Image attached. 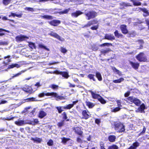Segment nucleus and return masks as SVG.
Returning <instances> with one entry per match:
<instances>
[{
    "label": "nucleus",
    "instance_id": "nucleus-53",
    "mask_svg": "<svg viewBox=\"0 0 149 149\" xmlns=\"http://www.w3.org/2000/svg\"><path fill=\"white\" fill-rule=\"evenodd\" d=\"M64 120H63L61 122L58 123L57 124V125L59 127H61L63 125H64Z\"/></svg>",
    "mask_w": 149,
    "mask_h": 149
},
{
    "label": "nucleus",
    "instance_id": "nucleus-58",
    "mask_svg": "<svg viewBox=\"0 0 149 149\" xmlns=\"http://www.w3.org/2000/svg\"><path fill=\"white\" fill-rule=\"evenodd\" d=\"M116 102L118 107L120 108L122 107V105L121 104L120 101V100H117Z\"/></svg>",
    "mask_w": 149,
    "mask_h": 149
},
{
    "label": "nucleus",
    "instance_id": "nucleus-5",
    "mask_svg": "<svg viewBox=\"0 0 149 149\" xmlns=\"http://www.w3.org/2000/svg\"><path fill=\"white\" fill-rule=\"evenodd\" d=\"M136 58L140 62H145L147 60L146 57L143 52H141L136 57Z\"/></svg>",
    "mask_w": 149,
    "mask_h": 149
},
{
    "label": "nucleus",
    "instance_id": "nucleus-64",
    "mask_svg": "<svg viewBox=\"0 0 149 149\" xmlns=\"http://www.w3.org/2000/svg\"><path fill=\"white\" fill-rule=\"evenodd\" d=\"M130 93V92H128L125 93V96L126 97H128Z\"/></svg>",
    "mask_w": 149,
    "mask_h": 149
},
{
    "label": "nucleus",
    "instance_id": "nucleus-9",
    "mask_svg": "<svg viewBox=\"0 0 149 149\" xmlns=\"http://www.w3.org/2000/svg\"><path fill=\"white\" fill-rule=\"evenodd\" d=\"M22 90L24 91L29 94H31L32 93L33 90L31 87L26 86V87L23 88L22 89Z\"/></svg>",
    "mask_w": 149,
    "mask_h": 149
},
{
    "label": "nucleus",
    "instance_id": "nucleus-12",
    "mask_svg": "<svg viewBox=\"0 0 149 149\" xmlns=\"http://www.w3.org/2000/svg\"><path fill=\"white\" fill-rule=\"evenodd\" d=\"M104 39L111 40L115 39V37L113 35L111 34H106Z\"/></svg>",
    "mask_w": 149,
    "mask_h": 149
},
{
    "label": "nucleus",
    "instance_id": "nucleus-38",
    "mask_svg": "<svg viewBox=\"0 0 149 149\" xmlns=\"http://www.w3.org/2000/svg\"><path fill=\"white\" fill-rule=\"evenodd\" d=\"M110 45H111V46L112 45V44L111 43H104L103 44L100 45V46L101 47H104V46H107V47H109Z\"/></svg>",
    "mask_w": 149,
    "mask_h": 149
},
{
    "label": "nucleus",
    "instance_id": "nucleus-22",
    "mask_svg": "<svg viewBox=\"0 0 149 149\" xmlns=\"http://www.w3.org/2000/svg\"><path fill=\"white\" fill-rule=\"evenodd\" d=\"M61 143L64 144H65L67 142L71 140V139L69 138L63 137L61 138Z\"/></svg>",
    "mask_w": 149,
    "mask_h": 149
},
{
    "label": "nucleus",
    "instance_id": "nucleus-34",
    "mask_svg": "<svg viewBox=\"0 0 149 149\" xmlns=\"http://www.w3.org/2000/svg\"><path fill=\"white\" fill-rule=\"evenodd\" d=\"M70 10V9L69 8L68 9H65V10H64L63 11L59 12L58 13L60 15L63 14H67L68 13Z\"/></svg>",
    "mask_w": 149,
    "mask_h": 149
},
{
    "label": "nucleus",
    "instance_id": "nucleus-51",
    "mask_svg": "<svg viewBox=\"0 0 149 149\" xmlns=\"http://www.w3.org/2000/svg\"><path fill=\"white\" fill-rule=\"evenodd\" d=\"M77 142L81 143L83 142V141L79 137H78L77 138Z\"/></svg>",
    "mask_w": 149,
    "mask_h": 149
},
{
    "label": "nucleus",
    "instance_id": "nucleus-56",
    "mask_svg": "<svg viewBox=\"0 0 149 149\" xmlns=\"http://www.w3.org/2000/svg\"><path fill=\"white\" fill-rule=\"evenodd\" d=\"M63 118L65 120H66L67 119V117L66 113L65 112L63 113Z\"/></svg>",
    "mask_w": 149,
    "mask_h": 149
},
{
    "label": "nucleus",
    "instance_id": "nucleus-44",
    "mask_svg": "<svg viewBox=\"0 0 149 149\" xmlns=\"http://www.w3.org/2000/svg\"><path fill=\"white\" fill-rule=\"evenodd\" d=\"M133 3V5L134 6H139L141 4V3L140 2H138L134 1L133 0H131Z\"/></svg>",
    "mask_w": 149,
    "mask_h": 149
},
{
    "label": "nucleus",
    "instance_id": "nucleus-63",
    "mask_svg": "<svg viewBox=\"0 0 149 149\" xmlns=\"http://www.w3.org/2000/svg\"><path fill=\"white\" fill-rule=\"evenodd\" d=\"M112 70L113 71L116 72H118V70H117L115 67H112Z\"/></svg>",
    "mask_w": 149,
    "mask_h": 149
},
{
    "label": "nucleus",
    "instance_id": "nucleus-15",
    "mask_svg": "<svg viewBox=\"0 0 149 149\" xmlns=\"http://www.w3.org/2000/svg\"><path fill=\"white\" fill-rule=\"evenodd\" d=\"M139 146V143L137 142H136L133 143L132 145L128 149H136Z\"/></svg>",
    "mask_w": 149,
    "mask_h": 149
},
{
    "label": "nucleus",
    "instance_id": "nucleus-18",
    "mask_svg": "<svg viewBox=\"0 0 149 149\" xmlns=\"http://www.w3.org/2000/svg\"><path fill=\"white\" fill-rule=\"evenodd\" d=\"M15 123L17 125L20 126L24 125V120H18L15 121Z\"/></svg>",
    "mask_w": 149,
    "mask_h": 149
},
{
    "label": "nucleus",
    "instance_id": "nucleus-39",
    "mask_svg": "<svg viewBox=\"0 0 149 149\" xmlns=\"http://www.w3.org/2000/svg\"><path fill=\"white\" fill-rule=\"evenodd\" d=\"M29 46L32 49H33V48H36V46L35 44L32 42H29Z\"/></svg>",
    "mask_w": 149,
    "mask_h": 149
},
{
    "label": "nucleus",
    "instance_id": "nucleus-36",
    "mask_svg": "<svg viewBox=\"0 0 149 149\" xmlns=\"http://www.w3.org/2000/svg\"><path fill=\"white\" fill-rule=\"evenodd\" d=\"M39 47L41 48H44L45 49L47 50V51H49V49L47 48L46 47L44 46L43 45L40 44L39 45Z\"/></svg>",
    "mask_w": 149,
    "mask_h": 149
},
{
    "label": "nucleus",
    "instance_id": "nucleus-24",
    "mask_svg": "<svg viewBox=\"0 0 149 149\" xmlns=\"http://www.w3.org/2000/svg\"><path fill=\"white\" fill-rule=\"evenodd\" d=\"M116 139V137L115 136L112 135L109 136L108 138L109 141L111 142L115 141Z\"/></svg>",
    "mask_w": 149,
    "mask_h": 149
},
{
    "label": "nucleus",
    "instance_id": "nucleus-27",
    "mask_svg": "<svg viewBox=\"0 0 149 149\" xmlns=\"http://www.w3.org/2000/svg\"><path fill=\"white\" fill-rule=\"evenodd\" d=\"M60 74L66 79H67L69 76L68 73L65 72H62L60 73Z\"/></svg>",
    "mask_w": 149,
    "mask_h": 149
},
{
    "label": "nucleus",
    "instance_id": "nucleus-14",
    "mask_svg": "<svg viewBox=\"0 0 149 149\" xmlns=\"http://www.w3.org/2000/svg\"><path fill=\"white\" fill-rule=\"evenodd\" d=\"M120 28L123 33L126 34L128 33V30L126 29V25H121L120 26Z\"/></svg>",
    "mask_w": 149,
    "mask_h": 149
},
{
    "label": "nucleus",
    "instance_id": "nucleus-46",
    "mask_svg": "<svg viewBox=\"0 0 149 149\" xmlns=\"http://www.w3.org/2000/svg\"><path fill=\"white\" fill-rule=\"evenodd\" d=\"M11 1V0H3V3L5 5H7L10 3Z\"/></svg>",
    "mask_w": 149,
    "mask_h": 149
},
{
    "label": "nucleus",
    "instance_id": "nucleus-54",
    "mask_svg": "<svg viewBox=\"0 0 149 149\" xmlns=\"http://www.w3.org/2000/svg\"><path fill=\"white\" fill-rule=\"evenodd\" d=\"M56 108L58 110V113H61V112L63 111L61 109V107H56Z\"/></svg>",
    "mask_w": 149,
    "mask_h": 149
},
{
    "label": "nucleus",
    "instance_id": "nucleus-59",
    "mask_svg": "<svg viewBox=\"0 0 149 149\" xmlns=\"http://www.w3.org/2000/svg\"><path fill=\"white\" fill-rule=\"evenodd\" d=\"M35 98H34L33 97H32L31 98L27 99H26V100H28L27 101H35Z\"/></svg>",
    "mask_w": 149,
    "mask_h": 149
},
{
    "label": "nucleus",
    "instance_id": "nucleus-1",
    "mask_svg": "<svg viewBox=\"0 0 149 149\" xmlns=\"http://www.w3.org/2000/svg\"><path fill=\"white\" fill-rule=\"evenodd\" d=\"M45 95L47 96H53L56 98V100L57 101L63 100L65 99L64 97L59 95L57 93L54 92L48 93L45 94L44 93H40L39 94L38 96L39 97H42L44 96Z\"/></svg>",
    "mask_w": 149,
    "mask_h": 149
},
{
    "label": "nucleus",
    "instance_id": "nucleus-50",
    "mask_svg": "<svg viewBox=\"0 0 149 149\" xmlns=\"http://www.w3.org/2000/svg\"><path fill=\"white\" fill-rule=\"evenodd\" d=\"M29 124V125H32L33 124L32 123V121L29 120H24V125L26 124Z\"/></svg>",
    "mask_w": 149,
    "mask_h": 149
},
{
    "label": "nucleus",
    "instance_id": "nucleus-20",
    "mask_svg": "<svg viewBox=\"0 0 149 149\" xmlns=\"http://www.w3.org/2000/svg\"><path fill=\"white\" fill-rule=\"evenodd\" d=\"M74 130L76 133L80 135H81L83 133V132L81 130L80 128L78 127H75Z\"/></svg>",
    "mask_w": 149,
    "mask_h": 149
},
{
    "label": "nucleus",
    "instance_id": "nucleus-26",
    "mask_svg": "<svg viewBox=\"0 0 149 149\" xmlns=\"http://www.w3.org/2000/svg\"><path fill=\"white\" fill-rule=\"evenodd\" d=\"M96 76L99 81H101L102 80V77L100 73L97 72L96 73Z\"/></svg>",
    "mask_w": 149,
    "mask_h": 149
},
{
    "label": "nucleus",
    "instance_id": "nucleus-7",
    "mask_svg": "<svg viewBox=\"0 0 149 149\" xmlns=\"http://www.w3.org/2000/svg\"><path fill=\"white\" fill-rule=\"evenodd\" d=\"M146 107L144 104H142L140 105L138 109L136 111V112L142 113L144 112V110L145 109Z\"/></svg>",
    "mask_w": 149,
    "mask_h": 149
},
{
    "label": "nucleus",
    "instance_id": "nucleus-49",
    "mask_svg": "<svg viewBox=\"0 0 149 149\" xmlns=\"http://www.w3.org/2000/svg\"><path fill=\"white\" fill-rule=\"evenodd\" d=\"M120 109V108L119 107H117L114 109L113 110H112V111L113 112H116L119 111Z\"/></svg>",
    "mask_w": 149,
    "mask_h": 149
},
{
    "label": "nucleus",
    "instance_id": "nucleus-33",
    "mask_svg": "<svg viewBox=\"0 0 149 149\" xmlns=\"http://www.w3.org/2000/svg\"><path fill=\"white\" fill-rule=\"evenodd\" d=\"M86 104L89 108H92L94 106V104L89 102H86Z\"/></svg>",
    "mask_w": 149,
    "mask_h": 149
},
{
    "label": "nucleus",
    "instance_id": "nucleus-21",
    "mask_svg": "<svg viewBox=\"0 0 149 149\" xmlns=\"http://www.w3.org/2000/svg\"><path fill=\"white\" fill-rule=\"evenodd\" d=\"M91 93L92 97L95 99H97L98 100L101 98V96L98 94H96L94 93L93 91H91Z\"/></svg>",
    "mask_w": 149,
    "mask_h": 149
},
{
    "label": "nucleus",
    "instance_id": "nucleus-25",
    "mask_svg": "<svg viewBox=\"0 0 149 149\" xmlns=\"http://www.w3.org/2000/svg\"><path fill=\"white\" fill-rule=\"evenodd\" d=\"M26 70H22V71L21 72H19L18 73L16 74H15V75H14V76H13L11 78H10V79H9V80H11L12 79H13L15 77H18V76H19V75H20V74H21L22 73H23L24 72H25L26 71Z\"/></svg>",
    "mask_w": 149,
    "mask_h": 149
},
{
    "label": "nucleus",
    "instance_id": "nucleus-11",
    "mask_svg": "<svg viewBox=\"0 0 149 149\" xmlns=\"http://www.w3.org/2000/svg\"><path fill=\"white\" fill-rule=\"evenodd\" d=\"M88 113V111H87L86 110L83 111L82 112V114L83 116L82 118L85 119H87L89 117V115Z\"/></svg>",
    "mask_w": 149,
    "mask_h": 149
},
{
    "label": "nucleus",
    "instance_id": "nucleus-6",
    "mask_svg": "<svg viewBox=\"0 0 149 149\" xmlns=\"http://www.w3.org/2000/svg\"><path fill=\"white\" fill-rule=\"evenodd\" d=\"M49 34L52 36L54 37L61 41H63L64 40V39L63 38L61 37L56 33L52 32L50 33H49Z\"/></svg>",
    "mask_w": 149,
    "mask_h": 149
},
{
    "label": "nucleus",
    "instance_id": "nucleus-28",
    "mask_svg": "<svg viewBox=\"0 0 149 149\" xmlns=\"http://www.w3.org/2000/svg\"><path fill=\"white\" fill-rule=\"evenodd\" d=\"M22 14H17L15 13H11V15H9V17H10L12 16L13 17H14L15 16H16L20 18L22 17Z\"/></svg>",
    "mask_w": 149,
    "mask_h": 149
},
{
    "label": "nucleus",
    "instance_id": "nucleus-31",
    "mask_svg": "<svg viewBox=\"0 0 149 149\" xmlns=\"http://www.w3.org/2000/svg\"><path fill=\"white\" fill-rule=\"evenodd\" d=\"M14 67H16L17 68H18L20 67V65L18 64H12V65H9L8 66V69H10Z\"/></svg>",
    "mask_w": 149,
    "mask_h": 149
},
{
    "label": "nucleus",
    "instance_id": "nucleus-2",
    "mask_svg": "<svg viewBox=\"0 0 149 149\" xmlns=\"http://www.w3.org/2000/svg\"><path fill=\"white\" fill-rule=\"evenodd\" d=\"M115 130L119 132H122L125 131V126L120 122H115L114 123Z\"/></svg>",
    "mask_w": 149,
    "mask_h": 149
},
{
    "label": "nucleus",
    "instance_id": "nucleus-60",
    "mask_svg": "<svg viewBox=\"0 0 149 149\" xmlns=\"http://www.w3.org/2000/svg\"><path fill=\"white\" fill-rule=\"evenodd\" d=\"M130 37H133L134 36H135L136 33H135L134 32H133L132 33H130Z\"/></svg>",
    "mask_w": 149,
    "mask_h": 149
},
{
    "label": "nucleus",
    "instance_id": "nucleus-13",
    "mask_svg": "<svg viewBox=\"0 0 149 149\" xmlns=\"http://www.w3.org/2000/svg\"><path fill=\"white\" fill-rule=\"evenodd\" d=\"M49 23L52 26H57L58 24L60 23L61 21L59 20H53L49 22Z\"/></svg>",
    "mask_w": 149,
    "mask_h": 149
},
{
    "label": "nucleus",
    "instance_id": "nucleus-47",
    "mask_svg": "<svg viewBox=\"0 0 149 149\" xmlns=\"http://www.w3.org/2000/svg\"><path fill=\"white\" fill-rule=\"evenodd\" d=\"M61 51L62 53H65L67 52V50L65 48L61 47Z\"/></svg>",
    "mask_w": 149,
    "mask_h": 149
},
{
    "label": "nucleus",
    "instance_id": "nucleus-43",
    "mask_svg": "<svg viewBox=\"0 0 149 149\" xmlns=\"http://www.w3.org/2000/svg\"><path fill=\"white\" fill-rule=\"evenodd\" d=\"M32 123H33V124H32V125H34L36 124H38L39 121H38V119H34L33 120V121H32Z\"/></svg>",
    "mask_w": 149,
    "mask_h": 149
},
{
    "label": "nucleus",
    "instance_id": "nucleus-61",
    "mask_svg": "<svg viewBox=\"0 0 149 149\" xmlns=\"http://www.w3.org/2000/svg\"><path fill=\"white\" fill-rule=\"evenodd\" d=\"M98 28V26H94L93 27H92L91 28V29L93 30H96Z\"/></svg>",
    "mask_w": 149,
    "mask_h": 149
},
{
    "label": "nucleus",
    "instance_id": "nucleus-41",
    "mask_svg": "<svg viewBox=\"0 0 149 149\" xmlns=\"http://www.w3.org/2000/svg\"><path fill=\"white\" fill-rule=\"evenodd\" d=\"M54 144L53 141L52 139L49 140L47 143V144L49 146H52Z\"/></svg>",
    "mask_w": 149,
    "mask_h": 149
},
{
    "label": "nucleus",
    "instance_id": "nucleus-3",
    "mask_svg": "<svg viewBox=\"0 0 149 149\" xmlns=\"http://www.w3.org/2000/svg\"><path fill=\"white\" fill-rule=\"evenodd\" d=\"M85 14L87 20H90L95 17L97 15L96 12L93 11H90L85 12Z\"/></svg>",
    "mask_w": 149,
    "mask_h": 149
},
{
    "label": "nucleus",
    "instance_id": "nucleus-23",
    "mask_svg": "<svg viewBox=\"0 0 149 149\" xmlns=\"http://www.w3.org/2000/svg\"><path fill=\"white\" fill-rule=\"evenodd\" d=\"M111 50L109 48H107L106 49H102L101 50V53L103 54H104V55L106 53H108L109 52H111Z\"/></svg>",
    "mask_w": 149,
    "mask_h": 149
},
{
    "label": "nucleus",
    "instance_id": "nucleus-42",
    "mask_svg": "<svg viewBox=\"0 0 149 149\" xmlns=\"http://www.w3.org/2000/svg\"><path fill=\"white\" fill-rule=\"evenodd\" d=\"M2 31H5L7 33H9L10 31L8 30H7L2 29H0V32H1ZM4 35V33H0V36H2Z\"/></svg>",
    "mask_w": 149,
    "mask_h": 149
},
{
    "label": "nucleus",
    "instance_id": "nucleus-30",
    "mask_svg": "<svg viewBox=\"0 0 149 149\" xmlns=\"http://www.w3.org/2000/svg\"><path fill=\"white\" fill-rule=\"evenodd\" d=\"M31 140L37 142L38 143H40L42 141V140L41 139L36 137L35 138H31Z\"/></svg>",
    "mask_w": 149,
    "mask_h": 149
},
{
    "label": "nucleus",
    "instance_id": "nucleus-29",
    "mask_svg": "<svg viewBox=\"0 0 149 149\" xmlns=\"http://www.w3.org/2000/svg\"><path fill=\"white\" fill-rule=\"evenodd\" d=\"M124 80V78L123 77H121L119 79L113 80V83H120L123 81Z\"/></svg>",
    "mask_w": 149,
    "mask_h": 149
},
{
    "label": "nucleus",
    "instance_id": "nucleus-35",
    "mask_svg": "<svg viewBox=\"0 0 149 149\" xmlns=\"http://www.w3.org/2000/svg\"><path fill=\"white\" fill-rule=\"evenodd\" d=\"M42 17L43 18H45L48 19H53L52 16L48 15H45L43 16Z\"/></svg>",
    "mask_w": 149,
    "mask_h": 149
},
{
    "label": "nucleus",
    "instance_id": "nucleus-48",
    "mask_svg": "<svg viewBox=\"0 0 149 149\" xmlns=\"http://www.w3.org/2000/svg\"><path fill=\"white\" fill-rule=\"evenodd\" d=\"M115 36L118 38H119L120 36H121V34H119L118 33V31L117 30H116L114 33Z\"/></svg>",
    "mask_w": 149,
    "mask_h": 149
},
{
    "label": "nucleus",
    "instance_id": "nucleus-10",
    "mask_svg": "<svg viewBox=\"0 0 149 149\" xmlns=\"http://www.w3.org/2000/svg\"><path fill=\"white\" fill-rule=\"evenodd\" d=\"M136 44H138L140 45L139 47L137 48L138 49H141L143 48V45L144 42L142 40H138L136 41Z\"/></svg>",
    "mask_w": 149,
    "mask_h": 149
},
{
    "label": "nucleus",
    "instance_id": "nucleus-19",
    "mask_svg": "<svg viewBox=\"0 0 149 149\" xmlns=\"http://www.w3.org/2000/svg\"><path fill=\"white\" fill-rule=\"evenodd\" d=\"M47 115L46 112L43 111H40L39 112L38 117L40 118H42Z\"/></svg>",
    "mask_w": 149,
    "mask_h": 149
},
{
    "label": "nucleus",
    "instance_id": "nucleus-16",
    "mask_svg": "<svg viewBox=\"0 0 149 149\" xmlns=\"http://www.w3.org/2000/svg\"><path fill=\"white\" fill-rule=\"evenodd\" d=\"M130 64L135 69H138L139 65V63H135L131 61L130 62Z\"/></svg>",
    "mask_w": 149,
    "mask_h": 149
},
{
    "label": "nucleus",
    "instance_id": "nucleus-37",
    "mask_svg": "<svg viewBox=\"0 0 149 149\" xmlns=\"http://www.w3.org/2000/svg\"><path fill=\"white\" fill-rule=\"evenodd\" d=\"M74 106V104H69L65 107H63L64 109H70Z\"/></svg>",
    "mask_w": 149,
    "mask_h": 149
},
{
    "label": "nucleus",
    "instance_id": "nucleus-55",
    "mask_svg": "<svg viewBox=\"0 0 149 149\" xmlns=\"http://www.w3.org/2000/svg\"><path fill=\"white\" fill-rule=\"evenodd\" d=\"M62 72H59L58 71L56 70L53 72H49V73H54L57 74H60V73Z\"/></svg>",
    "mask_w": 149,
    "mask_h": 149
},
{
    "label": "nucleus",
    "instance_id": "nucleus-40",
    "mask_svg": "<svg viewBox=\"0 0 149 149\" xmlns=\"http://www.w3.org/2000/svg\"><path fill=\"white\" fill-rule=\"evenodd\" d=\"M50 87L53 90H55L58 88V86L56 85L52 84L51 85Z\"/></svg>",
    "mask_w": 149,
    "mask_h": 149
},
{
    "label": "nucleus",
    "instance_id": "nucleus-4",
    "mask_svg": "<svg viewBox=\"0 0 149 149\" xmlns=\"http://www.w3.org/2000/svg\"><path fill=\"white\" fill-rule=\"evenodd\" d=\"M127 99L131 102H133L137 106H140L141 104V101L138 98L133 97H130Z\"/></svg>",
    "mask_w": 149,
    "mask_h": 149
},
{
    "label": "nucleus",
    "instance_id": "nucleus-32",
    "mask_svg": "<svg viewBox=\"0 0 149 149\" xmlns=\"http://www.w3.org/2000/svg\"><path fill=\"white\" fill-rule=\"evenodd\" d=\"M95 75H94L90 74L88 75V77L90 79H92L94 81H95L96 79L94 77Z\"/></svg>",
    "mask_w": 149,
    "mask_h": 149
},
{
    "label": "nucleus",
    "instance_id": "nucleus-17",
    "mask_svg": "<svg viewBox=\"0 0 149 149\" xmlns=\"http://www.w3.org/2000/svg\"><path fill=\"white\" fill-rule=\"evenodd\" d=\"M83 14V13L81 12L80 11H76V12L72 13L71 14V15L72 16L75 17H77L79 15H81L82 14Z\"/></svg>",
    "mask_w": 149,
    "mask_h": 149
},
{
    "label": "nucleus",
    "instance_id": "nucleus-62",
    "mask_svg": "<svg viewBox=\"0 0 149 149\" xmlns=\"http://www.w3.org/2000/svg\"><path fill=\"white\" fill-rule=\"evenodd\" d=\"M35 112V109H34L32 110V111L30 113V115L31 116H34V113Z\"/></svg>",
    "mask_w": 149,
    "mask_h": 149
},
{
    "label": "nucleus",
    "instance_id": "nucleus-57",
    "mask_svg": "<svg viewBox=\"0 0 149 149\" xmlns=\"http://www.w3.org/2000/svg\"><path fill=\"white\" fill-rule=\"evenodd\" d=\"M7 42L5 41H0V45H6L7 44Z\"/></svg>",
    "mask_w": 149,
    "mask_h": 149
},
{
    "label": "nucleus",
    "instance_id": "nucleus-45",
    "mask_svg": "<svg viewBox=\"0 0 149 149\" xmlns=\"http://www.w3.org/2000/svg\"><path fill=\"white\" fill-rule=\"evenodd\" d=\"M118 147L116 145H113L109 146L108 149H118Z\"/></svg>",
    "mask_w": 149,
    "mask_h": 149
},
{
    "label": "nucleus",
    "instance_id": "nucleus-8",
    "mask_svg": "<svg viewBox=\"0 0 149 149\" xmlns=\"http://www.w3.org/2000/svg\"><path fill=\"white\" fill-rule=\"evenodd\" d=\"M29 38L27 36L24 35H21L17 36L16 37L17 41H22L25 40L26 39H28Z\"/></svg>",
    "mask_w": 149,
    "mask_h": 149
},
{
    "label": "nucleus",
    "instance_id": "nucleus-52",
    "mask_svg": "<svg viewBox=\"0 0 149 149\" xmlns=\"http://www.w3.org/2000/svg\"><path fill=\"white\" fill-rule=\"evenodd\" d=\"M98 100L102 103V104H105L106 102L101 97V98H100Z\"/></svg>",
    "mask_w": 149,
    "mask_h": 149
}]
</instances>
